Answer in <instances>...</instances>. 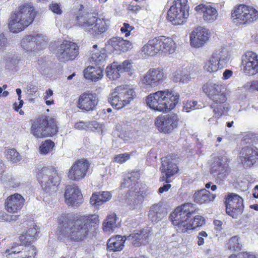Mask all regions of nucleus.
Wrapping results in <instances>:
<instances>
[{"label":"nucleus","mask_w":258,"mask_h":258,"mask_svg":"<svg viewBox=\"0 0 258 258\" xmlns=\"http://www.w3.org/2000/svg\"><path fill=\"white\" fill-rule=\"evenodd\" d=\"M239 257L241 258H256L255 255L247 252L239 253Z\"/></svg>","instance_id":"nucleus-59"},{"label":"nucleus","mask_w":258,"mask_h":258,"mask_svg":"<svg viewBox=\"0 0 258 258\" xmlns=\"http://www.w3.org/2000/svg\"><path fill=\"white\" fill-rule=\"evenodd\" d=\"M162 36L159 37H155L152 39H150V43H151L154 48V50L155 51L156 54L159 51H161V45H162Z\"/></svg>","instance_id":"nucleus-48"},{"label":"nucleus","mask_w":258,"mask_h":258,"mask_svg":"<svg viewBox=\"0 0 258 258\" xmlns=\"http://www.w3.org/2000/svg\"><path fill=\"white\" fill-rule=\"evenodd\" d=\"M49 9L54 13L60 15L62 13V10L59 4L55 2H52L49 5Z\"/></svg>","instance_id":"nucleus-52"},{"label":"nucleus","mask_w":258,"mask_h":258,"mask_svg":"<svg viewBox=\"0 0 258 258\" xmlns=\"http://www.w3.org/2000/svg\"><path fill=\"white\" fill-rule=\"evenodd\" d=\"M160 169L162 173H165L167 178H170L178 171L177 165L167 157H164L162 159Z\"/></svg>","instance_id":"nucleus-29"},{"label":"nucleus","mask_w":258,"mask_h":258,"mask_svg":"<svg viewBox=\"0 0 258 258\" xmlns=\"http://www.w3.org/2000/svg\"><path fill=\"white\" fill-rule=\"evenodd\" d=\"M117 227L116 216L114 213L108 215L103 223V229L107 233L112 232Z\"/></svg>","instance_id":"nucleus-38"},{"label":"nucleus","mask_w":258,"mask_h":258,"mask_svg":"<svg viewBox=\"0 0 258 258\" xmlns=\"http://www.w3.org/2000/svg\"><path fill=\"white\" fill-rule=\"evenodd\" d=\"M88 168L89 163L86 159L77 161L70 168L68 177L71 180L78 181L85 176Z\"/></svg>","instance_id":"nucleus-20"},{"label":"nucleus","mask_w":258,"mask_h":258,"mask_svg":"<svg viewBox=\"0 0 258 258\" xmlns=\"http://www.w3.org/2000/svg\"><path fill=\"white\" fill-rule=\"evenodd\" d=\"M216 104V105L209 106L206 109L208 112H212L214 113L213 117L209 119V122H211L215 118L218 119L222 115H225L228 111V107L226 104L224 103Z\"/></svg>","instance_id":"nucleus-32"},{"label":"nucleus","mask_w":258,"mask_h":258,"mask_svg":"<svg viewBox=\"0 0 258 258\" xmlns=\"http://www.w3.org/2000/svg\"><path fill=\"white\" fill-rule=\"evenodd\" d=\"M194 204L187 203L175 209L170 216L173 225L179 233H184L189 230L202 226L205 219L200 215H196L189 221L191 216L195 213Z\"/></svg>","instance_id":"nucleus-2"},{"label":"nucleus","mask_w":258,"mask_h":258,"mask_svg":"<svg viewBox=\"0 0 258 258\" xmlns=\"http://www.w3.org/2000/svg\"><path fill=\"white\" fill-rule=\"evenodd\" d=\"M190 79L189 72L187 68L179 69L173 74L172 80L176 83H186Z\"/></svg>","instance_id":"nucleus-37"},{"label":"nucleus","mask_w":258,"mask_h":258,"mask_svg":"<svg viewBox=\"0 0 258 258\" xmlns=\"http://www.w3.org/2000/svg\"><path fill=\"white\" fill-rule=\"evenodd\" d=\"M246 87L251 91L256 90L258 91V81H252L246 84Z\"/></svg>","instance_id":"nucleus-57"},{"label":"nucleus","mask_w":258,"mask_h":258,"mask_svg":"<svg viewBox=\"0 0 258 258\" xmlns=\"http://www.w3.org/2000/svg\"><path fill=\"white\" fill-rule=\"evenodd\" d=\"M231 19L236 24H248L258 20V11L244 5L235 7L231 12Z\"/></svg>","instance_id":"nucleus-8"},{"label":"nucleus","mask_w":258,"mask_h":258,"mask_svg":"<svg viewBox=\"0 0 258 258\" xmlns=\"http://www.w3.org/2000/svg\"><path fill=\"white\" fill-rule=\"evenodd\" d=\"M210 32L205 28L199 27L195 29L190 36V43L195 47H200L209 40Z\"/></svg>","instance_id":"nucleus-22"},{"label":"nucleus","mask_w":258,"mask_h":258,"mask_svg":"<svg viewBox=\"0 0 258 258\" xmlns=\"http://www.w3.org/2000/svg\"><path fill=\"white\" fill-rule=\"evenodd\" d=\"M229 58L228 50L224 47L219 48L215 50L209 59L205 62L204 69L210 73L216 72L219 69L226 67Z\"/></svg>","instance_id":"nucleus-9"},{"label":"nucleus","mask_w":258,"mask_h":258,"mask_svg":"<svg viewBox=\"0 0 258 258\" xmlns=\"http://www.w3.org/2000/svg\"><path fill=\"white\" fill-rule=\"evenodd\" d=\"M102 73L101 67L89 66L84 70V76L86 79L96 82L102 78Z\"/></svg>","instance_id":"nucleus-35"},{"label":"nucleus","mask_w":258,"mask_h":258,"mask_svg":"<svg viewBox=\"0 0 258 258\" xmlns=\"http://www.w3.org/2000/svg\"><path fill=\"white\" fill-rule=\"evenodd\" d=\"M54 143L50 140H46L39 147L40 153L42 154H47L53 147Z\"/></svg>","instance_id":"nucleus-47"},{"label":"nucleus","mask_w":258,"mask_h":258,"mask_svg":"<svg viewBox=\"0 0 258 258\" xmlns=\"http://www.w3.org/2000/svg\"><path fill=\"white\" fill-rule=\"evenodd\" d=\"M98 223L97 215L81 216L76 220L66 219L58 227V238L60 241L71 239L78 241L86 237L91 228Z\"/></svg>","instance_id":"nucleus-1"},{"label":"nucleus","mask_w":258,"mask_h":258,"mask_svg":"<svg viewBox=\"0 0 258 258\" xmlns=\"http://www.w3.org/2000/svg\"><path fill=\"white\" fill-rule=\"evenodd\" d=\"M79 53V47L76 43L64 41L59 46L56 52L58 59L66 62L74 59Z\"/></svg>","instance_id":"nucleus-13"},{"label":"nucleus","mask_w":258,"mask_h":258,"mask_svg":"<svg viewBox=\"0 0 258 258\" xmlns=\"http://www.w3.org/2000/svg\"><path fill=\"white\" fill-rule=\"evenodd\" d=\"M9 46L8 39L4 33L0 34V52L7 50Z\"/></svg>","instance_id":"nucleus-51"},{"label":"nucleus","mask_w":258,"mask_h":258,"mask_svg":"<svg viewBox=\"0 0 258 258\" xmlns=\"http://www.w3.org/2000/svg\"><path fill=\"white\" fill-rule=\"evenodd\" d=\"M125 236L117 235L110 238L107 242V250L110 251H118L121 250L124 246Z\"/></svg>","instance_id":"nucleus-28"},{"label":"nucleus","mask_w":258,"mask_h":258,"mask_svg":"<svg viewBox=\"0 0 258 258\" xmlns=\"http://www.w3.org/2000/svg\"><path fill=\"white\" fill-rule=\"evenodd\" d=\"M164 74L160 68L150 69L141 79V83L146 88L156 87L164 81Z\"/></svg>","instance_id":"nucleus-17"},{"label":"nucleus","mask_w":258,"mask_h":258,"mask_svg":"<svg viewBox=\"0 0 258 258\" xmlns=\"http://www.w3.org/2000/svg\"><path fill=\"white\" fill-rule=\"evenodd\" d=\"M242 244L239 242V237L236 236L231 237L227 244V248L232 251H239L241 249Z\"/></svg>","instance_id":"nucleus-45"},{"label":"nucleus","mask_w":258,"mask_h":258,"mask_svg":"<svg viewBox=\"0 0 258 258\" xmlns=\"http://www.w3.org/2000/svg\"><path fill=\"white\" fill-rule=\"evenodd\" d=\"M7 184L10 187L16 188L20 185V182L17 179L10 177L8 178Z\"/></svg>","instance_id":"nucleus-55"},{"label":"nucleus","mask_w":258,"mask_h":258,"mask_svg":"<svg viewBox=\"0 0 258 258\" xmlns=\"http://www.w3.org/2000/svg\"><path fill=\"white\" fill-rule=\"evenodd\" d=\"M4 59L6 68L9 70H13L18 64L20 60V58L17 54L12 53H6Z\"/></svg>","instance_id":"nucleus-41"},{"label":"nucleus","mask_w":258,"mask_h":258,"mask_svg":"<svg viewBox=\"0 0 258 258\" xmlns=\"http://www.w3.org/2000/svg\"><path fill=\"white\" fill-rule=\"evenodd\" d=\"M133 89L126 86L116 87L108 97L109 103L115 109H120L133 100L135 96Z\"/></svg>","instance_id":"nucleus-7"},{"label":"nucleus","mask_w":258,"mask_h":258,"mask_svg":"<svg viewBox=\"0 0 258 258\" xmlns=\"http://www.w3.org/2000/svg\"><path fill=\"white\" fill-rule=\"evenodd\" d=\"M152 44L150 43V40L142 48V51L147 55L153 56L156 54L155 51L154 50Z\"/></svg>","instance_id":"nucleus-49"},{"label":"nucleus","mask_w":258,"mask_h":258,"mask_svg":"<svg viewBox=\"0 0 258 258\" xmlns=\"http://www.w3.org/2000/svg\"><path fill=\"white\" fill-rule=\"evenodd\" d=\"M133 29V27L130 26L129 24L124 23L123 26L120 29V31L122 33H125V36H128L130 35V32Z\"/></svg>","instance_id":"nucleus-56"},{"label":"nucleus","mask_w":258,"mask_h":258,"mask_svg":"<svg viewBox=\"0 0 258 258\" xmlns=\"http://www.w3.org/2000/svg\"><path fill=\"white\" fill-rule=\"evenodd\" d=\"M150 235V234L149 230L143 229L138 232L125 236V239L131 241L134 246L138 247L141 244L147 243Z\"/></svg>","instance_id":"nucleus-27"},{"label":"nucleus","mask_w":258,"mask_h":258,"mask_svg":"<svg viewBox=\"0 0 258 258\" xmlns=\"http://www.w3.org/2000/svg\"><path fill=\"white\" fill-rule=\"evenodd\" d=\"M64 197L68 206H77L82 202V195L77 186H68Z\"/></svg>","instance_id":"nucleus-25"},{"label":"nucleus","mask_w":258,"mask_h":258,"mask_svg":"<svg viewBox=\"0 0 258 258\" xmlns=\"http://www.w3.org/2000/svg\"><path fill=\"white\" fill-rule=\"evenodd\" d=\"M197 102L195 101H187L183 107V111L186 112H189L191 110L199 109V107H197Z\"/></svg>","instance_id":"nucleus-50"},{"label":"nucleus","mask_w":258,"mask_h":258,"mask_svg":"<svg viewBox=\"0 0 258 258\" xmlns=\"http://www.w3.org/2000/svg\"><path fill=\"white\" fill-rule=\"evenodd\" d=\"M34 36V41L35 43V47L37 49H41L47 46L48 38L42 34H32Z\"/></svg>","instance_id":"nucleus-42"},{"label":"nucleus","mask_w":258,"mask_h":258,"mask_svg":"<svg viewBox=\"0 0 258 258\" xmlns=\"http://www.w3.org/2000/svg\"><path fill=\"white\" fill-rule=\"evenodd\" d=\"M139 178V172L138 171H133L132 172L129 173L126 177L124 179L123 184L128 186L131 185L130 184V182L132 183V185L135 184L137 180H138Z\"/></svg>","instance_id":"nucleus-46"},{"label":"nucleus","mask_w":258,"mask_h":258,"mask_svg":"<svg viewBox=\"0 0 258 258\" xmlns=\"http://www.w3.org/2000/svg\"><path fill=\"white\" fill-rule=\"evenodd\" d=\"M130 156L127 153L119 154L114 157V161L117 163H122L129 159Z\"/></svg>","instance_id":"nucleus-53"},{"label":"nucleus","mask_w":258,"mask_h":258,"mask_svg":"<svg viewBox=\"0 0 258 258\" xmlns=\"http://www.w3.org/2000/svg\"><path fill=\"white\" fill-rule=\"evenodd\" d=\"M203 90L215 104L224 103L227 100L225 88L220 83L209 82L203 86Z\"/></svg>","instance_id":"nucleus-12"},{"label":"nucleus","mask_w":258,"mask_h":258,"mask_svg":"<svg viewBox=\"0 0 258 258\" xmlns=\"http://www.w3.org/2000/svg\"><path fill=\"white\" fill-rule=\"evenodd\" d=\"M228 164L227 160L224 157H217L215 159L211 165L210 173L215 178L217 182H221L228 174Z\"/></svg>","instance_id":"nucleus-16"},{"label":"nucleus","mask_w":258,"mask_h":258,"mask_svg":"<svg viewBox=\"0 0 258 258\" xmlns=\"http://www.w3.org/2000/svg\"><path fill=\"white\" fill-rule=\"evenodd\" d=\"M111 198V194L109 191L97 192L92 195L90 199V203L95 207L102 205L109 201Z\"/></svg>","instance_id":"nucleus-34"},{"label":"nucleus","mask_w":258,"mask_h":258,"mask_svg":"<svg viewBox=\"0 0 258 258\" xmlns=\"http://www.w3.org/2000/svg\"><path fill=\"white\" fill-rule=\"evenodd\" d=\"M186 0H174L167 13V19L173 25L182 24L188 16Z\"/></svg>","instance_id":"nucleus-10"},{"label":"nucleus","mask_w":258,"mask_h":258,"mask_svg":"<svg viewBox=\"0 0 258 258\" xmlns=\"http://www.w3.org/2000/svg\"><path fill=\"white\" fill-rule=\"evenodd\" d=\"M34 39L32 34L24 36L21 41V47L27 52L34 51L36 49Z\"/></svg>","instance_id":"nucleus-39"},{"label":"nucleus","mask_w":258,"mask_h":258,"mask_svg":"<svg viewBox=\"0 0 258 258\" xmlns=\"http://www.w3.org/2000/svg\"><path fill=\"white\" fill-rule=\"evenodd\" d=\"M77 24L85 31L96 36L105 32L108 29L109 21L98 18L92 13L87 12L79 13L76 17Z\"/></svg>","instance_id":"nucleus-5"},{"label":"nucleus","mask_w":258,"mask_h":258,"mask_svg":"<svg viewBox=\"0 0 258 258\" xmlns=\"http://www.w3.org/2000/svg\"><path fill=\"white\" fill-rule=\"evenodd\" d=\"M240 157L246 166H251L258 160V149L253 146L243 147L240 151Z\"/></svg>","instance_id":"nucleus-23"},{"label":"nucleus","mask_w":258,"mask_h":258,"mask_svg":"<svg viewBox=\"0 0 258 258\" xmlns=\"http://www.w3.org/2000/svg\"><path fill=\"white\" fill-rule=\"evenodd\" d=\"M36 12L32 4H24L13 12L9 19L8 28L14 33L23 31L33 21Z\"/></svg>","instance_id":"nucleus-3"},{"label":"nucleus","mask_w":258,"mask_h":258,"mask_svg":"<svg viewBox=\"0 0 258 258\" xmlns=\"http://www.w3.org/2000/svg\"><path fill=\"white\" fill-rule=\"evenodd\" d=\"M17 220V216L16 215H9L7 214L5 215L4 221L6 222H11L12 221H16Z\"/></svg>","instance_id":"nucleus-61"},{"label":"nucleus","mask_w":258,"mask_h":258,"mask_svg":"<svg viewBox=\"0 0 258 258\" xmlns=\"http://www.w3.org/2000/svg\"><path fill=\"white\" fill-rule=\"evenodd\" d=\"M166 214L163 211L161 206L159 204H154L149 210L148 217L151 221L157 223Z\"/></svg>","instance_id":"nucleus-36"},{"label":"nucleus","mask_w":258,"mask_h":258,"mask_svg":"<svg viewBox=\"0 0 258 258\" xmlns=\"http://www.w3.org/2000/svg\"><path fill=\"white\" fill-rule=\"evenodd\" d=\"M208 235L205 231H203L199 233L198 236V244L199 245H202L204 243V237H206Z\"/></svg>","instance_id":"nucleus-58"},{"label":"nucleus","mask_w":258,"mask_h":258,"mask_svg":"<svg viewBox=\"0 0 258 258\" xmlns=\"http://www.w3.org/2000/svg\"><path fill=\"white\" fill-rule=\"evenodd\" d=\"M216 195L210 193L206 189H202L194 194L193 199L196 203L202 204L213 201Z\"/></svg>","instance_id":"nucleus-31"},{"label":"nucleus","mask_w":258,"mask_h":258,"mask_svg":"<svg viewBox=\"0 0 258 258\" xmlns=\"http://www.w3.org/2000/svg\"><path fill=\"white\" fill-rule=\"evenodd\" d=\"M243 210V199L238 195L231 194L226 199V213L234 218H237Z\"/></svg>","instance_id":"nucleus-18"},{"label":"nucleus","mask_w":258,"mask_h":258,"mask_svg":"<svg viewBox=\"0 0 258 258\" xmlns=\"http://www.w3.org/2000/svg\"><path fill=\"white\" fill-rule=\"evenodd\" d=\"M36 177L42 189L49 194L54 192L59 184L61 177L55 169L39 165L36 170Z\"/></svg>","instance_id":"nucleus-6"},{"label":"nucleus","mask_w":258,"mask_h":258,"mask_svg":"<svg viewBox=\"0 0 258 258\" xmlns=\"http://www.w3.org/2000/svg\"><path fill=\"white\" fill-rule=\"evenodd\" d=\"M171 187V184H165L163 186H161L159 188V190H158V192L159 194H162L163 193L164 191H168L169 188Z\"/></svg>","instance_id":"nucleus-62"},{"label":"nucleus","mask_w":258,"mask_h":258,"mask_svg":"<svg viewBox=\"0 0 258 258\" xmlns=\"http://www.w3.org/2000/svg\"><path fill=\"white\" fill-rule=\"evenodd\" d=\"M179 95L168 90L159 91L146 97L147 104L158 111H169L178 103Z\"/></svg>","instance_id":"nucleus-4"},{"label":"nucleus","mask_w":258,"mask_h":258,"mask_svg":"<svg viewBox=\"0 0 258 258\" xmlns=\"http://www.w3.org/2000/svg\"><path fill=\"white\" fill-rule=\"evenodd\" d=\"M106 57L107 54L106 53V50L104 49H101V50L99 51L95 50L92 54L91 61L98 64L104 61Z\"/></svg>","instance_id":"nucleus-43"},{"label":"nucleus","mask_w":258,"mask_h":258,"mask_svg":"<svg viewBox=\"0 0 258 258\" xmlns=\"http://www.w3.org/2000/svg\"><path fill=\"white\" fill-rule=\"evenodd\" d=\"M106 75L111 80H116L120 77V74L123 72L127 73L128 75L134 74V70L133 68L132 61L125 60L121 64L114 62L110 66L106 68Z\"/></svg>","instance_id":"nucleus-14"},{"label":"nucleus","mask_w":258,"mask_h":258,"mask_svg":"<svg viewBox=\"0 0 258 258\" xmlns=\"http://www.w3.org/2000/svg\"><path fill=\"white\" fill-rule=\"evenodd\" d=\"M162 45H161V51L169 54L173 53L175 49V43L170 38H166L162 36Z\"/></svg>","instance_id":"nucleus-40"},{"label":"nucleus","mask_w":258,"mask_h":258,"mask_svg":"<svg viewBox=\"0 0 258 258\" xmlns=\"http://www.w3.org/2000/svg\"><path fill=\"white\" fill-rule=\"evenodd\" d=\"M31 130L35 137L40 138L55 135L57 132V126L53 118L47 117L40 120L39 123H33Z\"/></svg>","instance_id":"nucleus-11"},{"label":"nucleus","mask_w":258,"mask_h":258,"mask_svg":"<svg viewBox=\"0 0 258 258\" xmlns=\"http://www.w3.org/2000/svg\"><path fill=\"white\" fill-rule=\"evenodd\" d=\"M241 63L246 75L252 76L258 73V55L251 51H247L242 55Z\"/></svg>","instance_id":"nucleus-19"},{"label":"nucleus","mask_w":258,"mask_h":258,"mask_svg":"<svg viewBox=\"0 0 258 258\" xmlns=\"http://www.w3.org/2000/svg\"><path fill=\"white\" fill-rule=\"evenodd\" d=\"M233 75V72L230 70H226L223 74V79L227 80Z\"/></svg>","instance_id":"nucleus-60"},{"label":"nucleus","mask_w":258,"mask_h":258,"mask_svg":"<svg viewBox=\"0 0 258 258\" xmlns=\"http://www.w3.org/2000/svg\"><path fill=\"white\" fill-rule=\"evenodd\" d=\"M178 121L177 115L166 114L158 116L155 124L160 132L169 133L177 127Z\"/></svg>","instance_id":"nucleus-15"},{"label":"nucleus","mask_w":258,"mask_h":258,"mask_svg":"<svg viewBox=\"0 0 258 258\" xmlns=\"http://www.w3.org/2000/svg\"><path fill=\"white\" fill-rule=\"evenodd\" d=\"M214 224L215 226L216 227V228L217 229V230H220L222 229V221H221L220 220H215L214 221Z\"/></svg>","instance_id":"nucleus-64"},{"label":"nucleus","mask_w":258,"mask_h":258,"mask_svg":"<svg viewBox=\"0 0 258 258\" xmlns=\"http://www.w3.org/2000/svg\"><path fill=\"white\" fill-rule=\"evenodd\" d=\"M39 228L34 223L30 225L29 228L26 231H24L20 236V241L23 244H27L31 239L36 238L38 237Z\"/></svg>","instance_id":"nucleus-30"},{"label":"nucleus","mask_w":258,"mask_h":258,"mask_svg":"<svg viewBox=\"0 0 258 258\" xmlns=\"http://www.w3.org/2000/svg\"><path fill=\"white\" fill-rule=\"evenodd\" d=\"M5 154L7 159L13 163H16L22 159L20 154L14 149H8Z\"/></svg>","instance_id":"nucleus-44"},{"label":"nucleus","mask_w":258,"mask_h":258,"mask_svg":"<svg viewBox=\"0 0 258 258\" xmlns=\"http://www.w3.org/2000/svg\"><path fill=\"white\" fill-rule=\"evenodd\" d=\"M90 123L89 121H80L76 122L74 125V127L76 129L82 130L89 128L90 127Z\"/></svg>","instance_id":"nucleus-54"},{"label":"nucleus","mask_w":258,"mask_h":258,"mask_svg":"<svg viewBox=\"0 0 258 258\" xmlns=\"http://www.w3.org/2000/svg\"><path fill=\"white\" fill-rule=\"evenodd\" d=\"M109 44L118 51L125 52L131 48V43L120 37H113L109 41Z\"/></svg>","instance_id":"nucleus-33"},{"label":"nucleus","mask_w":258,"mask_h":258,"mask_svg":"<svg viewBox=\"0 0 258 258\" xmlns=\"http://www.w3.org/2000/svg\"><path fill=\"white\" fill-rule=\"evenodd\" d=\"M99 102L98 97L96 94L84 93L78 99L77 107L86 111L94 110Z\"/></svg>","instance_id":"nucleus-21"},{"label":"nucleus","mask_w":258,"mask_h":258,"mask_svg":"<svg viewBox=\"0 0 258 258\" xmlns=\"http://www.w3.org/2000/svg\"><path fill=\"white\" fill-rule=\"evenodd\" d=\"M19 104L18 105L17 102H15L13 104L14 108L16 111H18L23 105V101L20 98Z\"/></svg>","instance_id":"nucleus-63"},{"label":"nucleus","mask_w":258,"mask_h":258,"mask_svg":"<svg viewBox=\"0 0 258 258\" xmlns=\"http://www.w3.org/2000/svg\"><path fill=\"white\" fill-rule=\"evenodd\" d=\"M195 10L203 13V20L207 23H213L218 17L217 10L209 3L201 4L195 8Z\"/></svg>","instance_id":"nucleus-24"},{"label":"nucleus","mask_w":258,"mask_h":258,"mask_svg":"<svg viewBox=\"0 0 258 258\" xmlns=\"http://www.w3.org/2000/svg\"><path fill=\"white\" fill-rule=\"evenodd\" d=\"M24 201V198L19 194L10 196L5 202L7 211L9 213H17L22 208Z\"/></svg>","instance_id":"nucleus-26"}]
</instances>
